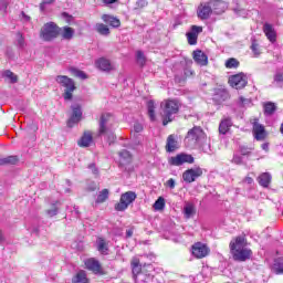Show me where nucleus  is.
Segmentation results:
<instances>
[{"mask_svg": "<svg viewBox=\"0 0 283 283\" xmlns=\"http://www.w3.org/2000/svg\"><path fill=\"white\" fill-rule=\"evenodd\" d=\"M17 44L19 48H23L25 45V38H23V33L21 32L17 33Z\"/></svg>", "mask_w": 283, "mask_h": 283, "instance_id": "a18cd8bd", "label": "nucleus"}, {"mask_svg": "<svg viewBox=\"0 0 283 283\" xmlns=\"http://www.w3.org/2000/svg\"><path fill=\"white\" fill-rule=\"evenodd\" d=\"M193 60L196 61V63L198 65H201V66H205L209 63V57L202 51H195L193 52Z\"/></svg>", "mask_w": 283, "mask_h": 283, "instance_id": "5701e85b", "label": "nucleus"}, {"mask_svg": "<svg viewBox=\"0 0 283 283\" xmlns=\"http://www.w3.org/2000/svg\"><path fill=\"white\" fill-rule=\"evenodd\" d=\"M7 9H8V2L0 0V10H3L6 12Z\"/></svg>", "mask_w": 283, "mask_h": 283, "instance_id": "6e6d98bb", "label": "nucleus"}, {"mask_svg": "<svg viewBox=\"0 0 283 283\" xmlns=\"http://www.w3.org/2000/svg\"><path fill=\"white\" fill-rule=\"evenodd\" d=\"M62 17L69 22L72 21V17H70L67 13H62Z\"/></svg>", "mask_w": 283, "mask_h": 283, "instance_id": "680f3d73", "label": "nucleus"}, {"mask_svg": "<svg viewBox=\"0 0 283 283\" xmlns=\"http://www.w3.org/2000/svg\"><path fill=\"white\" fill-rule=\"evenodd\" d=\"M74 32H75L74 29L70 27H64L60 29L61 36L65 41H71V39H74Z\"/></svg>", "mask_w": 283, "mask_h": 283, "instance_id": "cd10ccee", "label": "nucleus"}, {"mask_svg": "<svg viewBox=\"0 0 283 283\" xmlns=\"http://www.w3.org/2000/svg\"><path fill=\"white\" fill-rule=\"evenodd\" d=\"M184 218L191 220L196 216V206L191 202H186L182 209Z\"/></svg>", "mask_w": 283, "mask_h": 283, "instance_id": "412c9836", "label": "nucleus"}, {"mask_svg": "<svg viewBox=\"0 0 283 283\" xmlns=\"http://www.w3.org/2000/svg\"><path fill=\"white\" fill-rule=\"evenodd\" d=\"M210 6L216 14H222L227 10V2L222 0H212L210 1Z\"/></svg>", "mask_w": 283, "mask_h": 283, "instance_id": "4be33fe9", "label": "nucleus"}, {"mask_svg": "<svg viewBox=\"0 0 283 283\" xmlns=\"http://www.w3.org/2000/svg\"><path fill=\"white\" fill-rule=\"evenodd\" d=\"M119 158H122V160L125 163H130L132 154L128 150H122L119 151Z\"/></svg>", "mask_w": 283, "mask_h": 283, "instance_id": "37998d69", "label": "nucleus"}, {"mask_svg": "<svg viewBox=\"0 0 283 283\" xmlns=\"http://www.w3.org/2000/svg\"><path fill=\"white\" fill-rule=\"evenodd\" d=\"M143 129H144L143 124H140V123H135L134 124V132L136 134H140V132H143Z\"/></svg>", "mask_w": 283, "mask_h": 283, "instance_id": "8fccbe9b", "label": "nucleus"}, {"mask_svg": "<svg viewBox=\"0 0 283 283\" xmlns=\"http://www.w3.org/2000/svg\"><path fill=\"white\" fill-rule=\"evenodd\" d=\"M272 271L276 274V275H282L283 273V263L280 262H275L272 266Z\"/></svg>", "mask_w": 283, "mask_h": 283, "instance_id": "79ce46f5", "label": "nucleus"}, {"mask_svg": "<svg viewBox=\"0 0 283 283\" xmlns=\"http://www.w3.org/2000/svg\"><path fill=\"white\" fill-rule=\"evenodd\" d=\"M105 6H112V3H116L118 0H102Z\"/></svg>", "mask_w": 283, "mask_h": 283, "instance_id": "13d9d810", "label": "nucleus"}, {"mask_svg": "<svg viewBox=\"0 0 283 283\" xmlns=\"http://www.w3.org/2000/svg\"><path fill=\"white\" fill-rule=\"evenodd\" d=\"M251 50H252L254 56H260V49H259L258 44L253 43L251 45Z\"/></svg>", "mask_w": 283, "mask_h": 283, "instance_id": "3c124183", "label": "nucleus"}, {"mask_svg": "<svg viewBox=\"0 0 283 283\" xmlns=\"http://www.w3.org/2000/svg\"><path fill=\"white\" fill-rule=\"evenodd\" d=\"M155 211H163L165 209V198L159 197L154 203Z\"/></svg>", "mask_w": 283, "mask_h": 283, "instance_id": "e433bc0d", "label": "nucleus"}, {"mask_svg": "<svg viewBox=\"0 0 283 283\" xmlns=\"http://www.w3.org/2000/svg\"><path fill=\"white\" fill-rule=\"evenodd\" d=\"M95 67H97V70H101V72H112V70H114L113 63L105 57H99L98 60H96Z\"/></svg>", "mask_w": 283, "mask_h": 283, "instance_id": "2eb2a0df", "label": "nucleus"}, {"mask_svg": "<svg viewBox=\"0 0 283 283\" xmlns=\"http://www.w3.org/2000/svg\"><path fill=\"white\" fill-rule=\"evenodd\" d=\"M238 107H247L248 105H251V99L240 96L237 101Z\"/></svg>", "mask_w": 283, "mask_h": 283, "instance_id": "ea45409f", "label": "nucleus"}, {"mask_svg": "<svg viewBox=\"0 0 283 283\" xmlns=\"http://www.w3.org/2000/svg\"><path fill=\"white\" fill-rule=\"evenodd\" d=\"M168 163L172 167H180L181 165H185V163H187L188 165H193V156L181 153L175 157H170L168 159Z\"/></svg>", "mask_w": 283, "mask_h": 283, "instance_id": "1a4fd4ad", "label": "nucleus"}, {"mask_svg": "<svg viewBox=\"0 0 283 283\" xmlns=\"http://www.w3.org/2000/svg\"><path fill=\"white\" fill-rule=\"evenodd\" d=\"M88 169H91V171H92V174H98V169L96 168V165H94V164H91L90 166H88Z\"/></svg>", "mask_w": 283, "mask_h": 283, "instance_id": "4d7b16f0", "label": "nucleus"}, {"mask_svg": "<svg viewBox=\"0 0 283 283\" xmlns=\"http://www.w3.org/2000/svg\"><path fill=\"white\" fill-rule=\"evenodd\" d=\"M249 83V77L244 73H238L229 77V85L234 90H244Z\"/></svg>", "mask_w": 283, "mask_h": 283, "instance_id": "6e6552de", "label": "nucleus"}, {"mask_svg": "<svg viewBox=\"0 0 283 283\" xmlns=\"http://www.w3.org/2000/svg\"><path fill=\"white\" fill-rule=\"evenodd\" d=\"M96 249L102 255H107L109 248L107 241L103 238H97L96 240Z\"/></svg>", "mask_w": 283, "mask_h": 283, "instance_id": "a878e982", "label": "nucleus"}, {"mask_svg": "<svg viewBox=\"0 0 283 283\" xmlns=\"http://www.w3.org/2000/svg\"><path fill=\"white\" fill-rule=\"evenodd\" d=\"M167 186H168L170 189H175V188H176V180L169 179V180L167 181Z\"/></svg>", "mask_w": 283, "mask_h": 283, "instance_id": "5fc2aeb1", "label": "nucleus"}, {"mask_svg": "<svg viewBox=\"0 0 283 283\" xmlns=\"http://www.w3.org/2000/svg\"><path fill=\"white\" fill-rule=\"evenodd\" d=\"M73 283H90L87 279V273L83 270L78 271L73 279Z\"/></svg>", "mask_w": 283, "mask_h": 283, "instance_id": "2f4dec72", "label": "nucleus"}, {"mask_svg": "<svg viewBox=\"0 0 283 283\" xmlns=\"http://www.w3.org/2000/svg\"><path fill=\"white\" fill-rule=\"evenodd\" d=\"M271 174H269V172H263V174H261L260 176H259V178H258V182H259V185L261 186V187H264V188H266V187H269L270 185H271Z\"/></svg>", "mask_w": 283, "mask_h": 283, "instance_id": "c756f323", "label": "nucleus"}, {"mask_svg": "<svg viewBox=\"0 0 283 283\" xmlns=\"http://www.w3.org/2000/svg\"><path fill=\"white\" fill-rule=\"evenodd\" d=\"M180 101L178 99H164L160 103V108H161V116L164 118L163 125H167L174 120V116L180 112Z\"/></svg>", "mask_w": 283, "mask_h": 283, "instance_id": "7ed1b4c3", "label": "nucleus"}, {"mask_svg": "<svg viewBox=\"0 0 283 283\" xmlns=\"http://www.w3.org/2000/svg\"><path fill=\"white\" fill-rule=\"evenodd\" d=\"M81 118H83V111H81V106L75 104L72 106V115L67 122L70 127H74L77 123H81Z\"/></svg>", "mask_w": 283, "mask_h": 283, "instance_id": "f8f14e48", "label": "nucleus"}, {"mask_svg": "<svg viewBox=\"0 0 283 283\" xmlns=\"http://www.w3.org/2000/svg\"><path fill=\"white\" fill-rule=\"evenodd\" d=\"M200 32H202V27H191V31L187 33L189 45H196V43H198V34H200Z\"/></svg>", "mask_w": 283, "mask_h": 283, "instance_id": "dca6fc26", "label": "nucleus"}, {"mask_svg": "<svg viewBox=\"0 0 283 283\" xmlns=\"http://www.w3.org/2000/svg\"><path fill=\"white\" fill-rule=\"evenodd\" d=\"M202 138H205V132H202V128L193 127L188 132L185 140L190 147H196Z\"/></svg>", "mask_w": 283, "mask_h": 283, "instance_id": "0eeeda50", "label": "nucleus"}, {"mask_svg": "<svg viewBox=\"0 0 283 283\" xmlns=\"http://www.w3.org/2000/svg\"><path fill=\"white\" fill-rule=\"evenodd\" d=\"M239 65H240V62L234 57H230L229 60L226 61V67H228V70H232L233 67H238Z\"/></svg>", "mask_w": 283, "mask_h": 283, "instance_id": "4c0bfd02", "label": "nucleus"}, {"mask_svg": "<svg viewBox=\"0 0 283 283\" xmlns=\"http://www.w3.org/2000/svg\"><path fill=\"white\" fill-rule=\"evenodd\" d=\"M22 18L24 21H30V17L22 12Z\"/></svg>", "mask_w": 283, "mask_h": 283, "instance_id": "69168bd1", "label": "nucleus"}, {"mask_svg": "<svg viewBox=\"0 0 283 283\" xmlns=\"http://www.w3.org/2000/svg\"><path fill=\"white\" fill-rule=\"evenodd\" d=\"M253 135L256 140H264V138H266V132L264 130V126L258 122H254Z\"/></svg>", "mask_w": 283, "mask_h": 283, "instance_id": "6ab92c4d", "label": "nucleus"}, {"mask_svg": "<svg viewBox=\"0 0 283 283\" xmlns=\"http://www.w3.org/2000/svg\"><path fill=\"white\" fill-rule=\"evenodd\" d=\"M17 163H19V157L17 156H9L0 159V165H17Z\"/></svg>", "mask_w": 283, "mask_h": 283, "instance_id": "f704fd0d", "label": "nucleus"}, {"mask_svg": "<svg viewBox=\"0 0 283 283\" xmlns=\"http://www.w3.org/2000/svg\"><path fill=\"white\" fill-rule=\"evenodd\" d=\"M243 182H247V185H253V178L251 177H245Z\"/></svg>", "mask_w": 283, "mask_h": 283, "instance_id": "bf43d9fd", "label": "nucleus"}, {"mask_svg": "<svg viewBox=\"0 0 283 283\" xmlns=\"http://www.w3.org/2000/svg\"><path fill=\"white\" fill-rule=\"evenodd\" d=\"M263 32L270 43H275V41H277V33L272 24L265 23L263 25Z\"/></svg>", "mask_w": 283, "mask_h": 283, "instance_id": "f3484780", "label": "nucleus"}, {"mask_svg": "<svg viewBox=\"0 0 283 283\" xmlns=\"http://www.w3.org/2000/svg\"><path fill=\"white\" fill-rule=\"evenodd\" d=\"M147 112L149 119L153 123L156 122V102H154V99L147 102Z\"/></svg>", "mask_w": 283, "mask_h": 283, "instance_id": "c85d7f7f", "label": "nucleus"}, {"mask_svg": "<svg viewBox=\"0 0 283 283\" xmlns=\"http://www.w3.org/2000/svg\"><path fill=\"white\" fill-rule=\"evenodd\" d=\"M56 83L59 85H62V87H65L63 98L64 101H72L73 97V92L76 90V85L74 84V80L70 78L65 75H59L55 78Z\"/></svg>", "mask_w": 283, "mask_h": 283, "instance_id": "39448f33", "label": "nucleus"}, {"mask_svg": "<svg viewBox=\"0 0 283 283\" xmlns=\"http://www.w3.org/2000/svg\"><path fill=\"white\" fill-rule=\"evenodd\" d=\"M136 56L138 63H140V65H145V54L143 53V51H137Z\"/></svg>", "mask_w": 283, "mask_h": 283, "instance_id": "de8ad7c7", "label": "nucleus"}, {"mask_svg": "<svg viewBox=\"0 0 283 283\" xmlns=\"http://www.w3.org/2000/svg\"><path fill=\"white\" fill-rule=\"evenodd\" d=\"M95 30L98 34H102V36H109V28L103 23H97Z\"/></svg>", "mask_w": 283, "mask_h": 283, "instance_id": "72a5a7b5", "label": "nucleus"}, {"mask_svg": "<svg viewBox=\"0 0 283 283\" xmlns=\"http://www.w3.org/2000/svg\"><path fill=\"white\" fill-rule=\"evenodd\" d=\"M209 247L202 242H197L192 245V255L198 260H202V258H207L209 255Z\"/></svg>", "mask_w": 283, "mask_h": 283, "instance_id": "9d476101", "label": "nucleus"}, {"mask_svg": "<svg viewBox=\"0 0 283 283\" xmlns=\"http://www.w3.org/2000/svg\"><path fill=\"white\" fill-rule=\"evenodd\" d=\"M232 126L233 122L231 120V117H224L219 124V134H227Z\"/></svg>", "mask_w": 283, "mask_h": 283, "instance_id": "b1692460", "label": "nucleus"}, {"mask_svg": "<svg viewBox=\"0 0 283 283\" xmlns=\"http://www.w3.org/2000/svg\"><path fill=\"white\" fill-rule=\"evenodd\" d=\"M3 76L4 78H9L11 83H17V75L12 71H4Z\"/></svg>", "mask_w": 283, "mask_h": 283, "instance_id": "c03bdc74", "label": "nucleus"}, {"mask_svg": "<svg viewBox=\"0 0 283 283\" xmlns=\"http://www.w3.org/2000/svg\"><path fill=\"white\" fill-rule=\"evenodd\" d=\"M212 12H213V8L211 7V2L201 3L197 10V14L199 19H202V20L209 19Z\"/></svg>", "mask_w": 283, "mask_h": 283, "instance_id": "4468645a", "label": "nucleus"}, {"mask_svg": "<svg viewBox=\"0 0 283 283\" xmlns=\"http://www.w3.org/2000/svg\"><path fill=\"white\" fill-rule=\"evenodd\" d=\"M137 196L134 191H127L120 196L119 202L115 205V211H125Z\"/></svg>", "mask_w": 283, "mask_h": 283, "instance_id": "423d86ee", "label": "nucleus"}, {"mask_svg": "<svg viewBox=\"0 0 283 283\" xmlns=\"http://www.w3.org/2000/svg\"><path fill=\"white\" fill-rule=\"evenodd\" d=\"M132 271H133V276L136 282L138 275L143 272V264H140V259L138 256H134L130 262Z\"/></svg>", "mask_w": 283, "mask_h": 283, "instance_id": "a211bd4d", "label": "nucleus"}, {"mask_svg": "<svg viewBox=\"0 0 283 283\" xmlns=\"http://www.w3.org/2000/svg\"><path fill=\"white\" fill-rule=\"evenodd\" d=\"M232 163H234V165H242V156L234 155L232 158Z\"/></svg>", "mask_w": 283, "mask_h": 283, "instance_id": "603ef678", "label": "nucleus"}, {"mask_svg": "<svg viewBox=\"0 0 283 283\" xmlns=\"http://www.w3.org/2000/svg\"><path fill=\"white\" fill-rule=\"evenodd\" d=\"M229 98V92L224 88H217L213 94V101L220 105Z\"/></svg>", "mask_w": 283, "mask_h": 283, "instance_id": "aec40b11", "label": "nucleus"}, {"mask_svg": "<svg viewBox=\"0 0 283 283\" xmlns=\"http://www.w3.org/2000/svg\"><path fill=\"white\" fill-rule=\"evenodd\" d=\"M275 83H283V73H276L274 76Z\"/></svg>", "mask_w": 283, "mask_h": 283, "instance_id": "864d4df0", "label": "nucleus"}, {"mask_svg": "<svg viewBox=\"0 0 283 283\" xmlns=\"http://www.w3.org/2000/svg\"><path fill=\"white\" fill-rule=\"evenodd\" d=\"M57 205H59V201L53 203L51 209L46 210V214L49 216V218H54V216L59 213V208H56Z\"/></svg>", "mask_w": 283, "mask_h": 283, "instance_id": "a19ab883", "label": "nucleus"}, {"mask_svg": "<svg viewBox=\"0 0 283 283\" xmlns=\"http://www.w3.org/2000/svg\"><path fill=\"white\" fill-rule=\"evenodd\" d=\"M102 20L104 23H109L112 28H120V20L109 14H103Z\"/></svg>", "mask_w": 283, "mask_h": 283, "instance_id": "bb28decb", "label": "nucleus"}, {"mask_svg": "<svg viewBox=\"0 0 283 283\" xmlns=\"http://www.w3.org/2000/svg\"><path fill=\"white\" fill-rule=\"evenodd\" d=\"M96 190V184H92V186L88 188V191H95Z\"/></svg>", "mask_w": 283, "mask_h": 283, "instance_id": "0e129e2a", "label": "nucleus"}, {"mask_svg": "<svg viewBox=\"0 0 283 283\" xmlns=\"http://www.w3.org/2000/svg\"><path fill=\"white\" fill-rule=\"evenodd\" d=\"M275 109H277V106H275V103L268 102L264 104L265 116H273V114H275Z\"/></svg>", "mask_w": 283, "mask_h": 283, "instance_id": "473e14b6", "label": "nucleus"}, {"mask_svg": "<svg viewBox=\"0 0 283 283\" xmlns=\"http://www.w3.org/2000/svg\"><path fill=\"white\" fill-rule=\"evenodd\" d=\"M86 269L88 271H92V273H94L95 275H103V268L101 266V262H98V260L91 258L87 259L84 262Z\"/></svg>", "mask_w": 283, "mask_h": 283, "instance_id": "ddd939ff", "label": "nucleus"}, {"mask_svg": "<svg viewBox=\"0 0 283 283\" xmlns=\"http://www.w3.org/2000/svg\"><path fill=\"white\" fill-rule=\"evenodd\" d=\"M70 72L73 74V76H76L77 78H83V80L87 78V75L85 74V72L78 69L72 67Z\"/></svg>", "mask_w": 283, "mask_h": 283, "instance_id": "58836bf2", "label": "nucleus"}, {"mask_svg": "<svg viewBox=\"0 0 283 283\" xmlns=\"http://www.w3.org/2000/svg\"><path fill=\"white\" fill-rule=\"evenodd\" d=\"M59 34H61V28L54 22L45 23L40 30V39L46 42L54 41Z\"/></svg>", "mask_w": 283, "mask_h": 283, "instance_id": "20e7f679", "label": "nucleus"}, {"mask_svg": "<svg viewBox=\"0 0 283 283\" xmlns=\"http://www.w3.org/2000/svg\"><path fill=\"white\" fill-rule=\"evenodd\" d=\"M51 3H54V0H42V3L40 4V10L43 12V10H45V6H50Z\"/></svg>", "mask_w": 283, "mask_h": 283, "instance_id": "09e8293b", "label": "nucleus"}, {"mask_svg": "<svg viewBox=\"0 0 283 283\" xmlns=\"http://www.w3.org/2000/svg\"><path fill=\"white\" fill-rule=\"evenodd\" d=\"M147 6H148L147 0H137L135 9L142 10V8H147Z\"/></svg>", "mask_w": 283, "mask_h": 283, "instance_id": "49530a36", "label": "nucleus"}, {"mask_svg": "<svg viewBox=\"0 0 283 283\" xmlns=\"http://www.w3.org/2000/svg\"><path fill=\"white\" fill-rule=\"evenodd\" d=\"M230 251L235 262H247L253 253L251 249L247 248V238L244 235L237 237L230 242Z\"/></svg>", "mask_w": 283, "mask_h": 283, "instance_id": "f257e3e1", "label": "nucleus"}, {"mask_svg": "<svg viewBox=\"0 0 283 283\" xmlns=\"http://www.w3.org/2000/svg\"><path fill=\"white\" fill-rule=\"evenodd\" d=\"M98 136H104L109 145L116 140V135L114 134V116L112 114H102L99 118Z\"/></svg>", "mask_w": 283, "mask_h": 283, "instance_id": "f03ea898", "label": "nucleus"}, {"mask_svg": "<svg viewBox=\"0 0 283 283\" xmlns=\"http://www.w3.org/2000/svg\"><path fill=\"white\" fill-rule=\"evenodd\" d=\"M261 147L264 151H269V144H262Z\"/></svg>", "mask_w": 283, "mask_h": 283, "instance_id": "e2e57ef3", "label": "nucleus"}, {"mask_svg": "<svg viewBox=\"0 0 283 283\" xmlns=\"http://www.w3.org/2000/svg\"><path fill=\"white\" fill-rule=\"evenodd\" d=\"M1 242H3V232H1V230H0V244H1Z\"/></svg>", "mask_w": 283, "mask_h": 283, "instance_id": "338daca9", "label": "nucleus"}, {"mask_svg": "<svg viewBox=\"0 0 283 283\" xmlns=\"http://www.w3.org/2000/svg\"><path fill=\"white\" fill-rule=\"evenodd\" d=\"M178 149V140L176 139V135H169L166 143V151L171 154Z\"/></svg>", "mask_w": 283, "mask_h": 283, "instance_id": "393cba45", "label": "nucleus"}, {"mask_svg": "<svg viewBox=\"0 0 283 283\" xmlns=\"http://www.w3.org/2000/svg\"><path fill=\"white\" fill-rule=\"evenodd\" d=\"M107 198H109V190L103 189L102 191H99L96 202L98 205H101V203L105 202V200H107Z\"/></svg>", "mask_w": 283, "mask_h": 283, "instance_id": "c9c22d12", "label": "nucleus"}, {"mask_svg": "<svg viewBox=\"0 0 283 283\" xmlns=\"http://www.w3.org/2000/svg\"><path fill=\"white\" fill-rule=\"evenodd\" d=\"M202 176V168L200 167H195L186 170L182 175V179L185 182L191 184L196 182L197 178H200Z\"/></svg>", "mask_w": 283, "mask_h": 283, "instance_id": "9b49d317", "label": "nucleus"}, {"mask_svg": "<svg viewBox=\"0 0 283 283\" xmlns=\"http://www.w3.org/2000/svg\"><path fill=\"white\" fill-rule=\"evenodd\" d=\"M134 235V230L129 229L126 231V238H132Z\"/></svg>", "mask_w": 283, "mask_h": 283, "instance_id": "052dcab7", "label": "nucleus"}, {"mask_svg": "<svg viewBox=\"0 0 283 283\" xmlns=\"http://www.w3.org/2000/svg\"><path fill=\"white\" fill-rule=\"evenodd\" d=\"M92 140H93L92 133H90V132L84 133V135L82 136V138L78 142V146L80 147H90V145H92Z\"/></svg>", "mask_w": 283, "mask_h": 283, "instance_id": "7c9ffc66", "label": "nucleus"}]
</instances>
